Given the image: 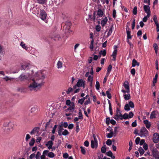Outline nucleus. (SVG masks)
Listing matches in <instances>:
<instances>
[{
  "mask_svg": "<svg viewBox=\"0 0 159 159\" xmlns=\"http://www.w3.org/2000/svg\"><path fill=\"white\" fill-rule=\"evenodd\" d=\"M39 130V127H35L34 128L31 132L30 133L31 134H38Z\"/></svg>",
  "mask_w": 159,
  "mask_h": 159,
  "instance_id": "16",
  "label": "nucleus"
},
{
  "mask_svg": "<svg viewBox=\"0 0 159 159\" xmlns=\"http://www.w3.org/2000/svg\"><path fill=\"white\" fill-rule=\"evenodd\" d=\"M11 122H6L4 123L3 124V127L5 128H8L9 127V125L10 123Z\"/></svg>",
  "mask_w": 159,
  "mask_h": 159,
  "instance_id": "30",
  "label": "nucleus"
},
{
  "mask_svg": "<svg viewBox=\"0 0 159 159\" xmlns=\"http://www.w3.org/2000/svg\"><path fill=\"white\" fill-rule=\"evenodd\" d=\"M32 66L29 63H25L21 66V70H25L31 68Z\"/></svg>",
  "mask_w": 159,
  "mask_h": 159,
  "instance_id": "10",
  "label": "nucleus"
},
{
  "mask_svg": "<svg viewBox=\"0 0 159 159\" xmlns=\"http://www.w3.org/2000/svg\"><path fill=\"white\" fill-rule=\"evenodd\" d=\"M69 133V132L66 129H65L63 132H62V135H66Z\"/></svg>",
  "mask_w": 159,
  "mask_h": 159,
  "instance_id": "46",
  "label": "nucleus"
},
{
  "mask_svg": "<svg viewBox=\"0 0 159 159\" xmlns=\"http://www.w3.org/2000/svg\"><path fill=\"white\" fill-rule=\"evenodd\" d=\"M85 100V97H83V98H81L79 100L78 103L82 105L83 104Z\"/></svg>",
  "mask_w": 159,
  "mask_h": 159,
  "instance_id": "34",
  "label": "nucleus"
},
{
  "mask_svg": "<svg viewBox=\"0 0 159 159\" xmlns=\"http://www.w3.org/2000/svg\"><path fill=\"white\" fill-rule=\"evenodd\" d=\"M126 30L127 39H131L132 37L130 34V31L129 30V28H126Z\"/></svg>",
  "mask_w": 159,
  "mask_h": 159,
  "instance_id": "19",
  "label": "nucleus"
},
{
  "mask_svg": "<svg viewBox=\"0 0 159 159\" xmlns=\"http://www.w3.org/2000/svg\"><path fill=\"white\" fill-rule=\"evenodd\" d=\"M76 86L78 87L82 86L83 88H84L85 87V81L82 79L79 80L76 85L74 86V89H76Z\"/></svg>",
  "mask_w": 159,
  "mask_h": 159,
  "instance_id": "5",
  "label": "nucleus"
},
{
  "mask_svg": "<svg viewBox=\"0 0 159 159\" xmlns=\"http://www.w3.org/2000/svg\"><path fill=\"white\" fill-rule=\"evenodd\" d=\"M37 110V107H33L31 108V113H34Z\"/></svg>",
  "mask_w": 159,
  "mask_h": 159,
  "instance_id": "45",
  "label": "nucleus"
},
{
  "mask_svg": "<svg viewBox=\"0 0 159 159\" xmlns=\"http://www.w3.org/2000/svg\"><path fill=\"white\" fill-rule=\"evenodd\" d=\"M35 142V140L34 139L32 138L31 139V141L29 142V145L30 146H32L34 145Z\"/></svg>",
  "mask_w": 159,
  "mask_h": 159,
  "instance_id": "36",
  "label": "nucleus"
},
{
  "mask_svg": "<svg viewBox=\"0 0 159 159\" xmlns=\"http://www.w3.org/2000/svg\"><path fill=\"white\" fill-rule=\"evenodd\" d=\"M80 148L81 149V152L83 154H85L86 152H85V151L84 148L82 146L80 147Z\"/></svg>",
  "mask_w": 159,
  "mask_h": 159,
  "instance_id": "55",
  "label": "nucleus"
},
{
  "mask_svg": "<svg viewBox=\"0 0 159 159\" xmlns=\"http://www.w3.org/2000/svg\"><path fill=\"white\" fill-rule=\"evenodd\" d=\"M20 45L23 48L26 50L27 49V48L26 47L25 44L23 42H22L20 44Z\"/></svg>",
  "mask_w": 159,
  "mask_h": 159,
  "instance_id": "35",
  "label": "nucleus"
},
{
  "mask_svg": "<svg viewBox=\"0 0 159 159\" xmlns=\"http://www.w3.org/2000/svg\"><path fill=\"white\" fill-rule=\"evenodd\" d=\"M79 122H78L76 124V128H75V130L77 132H78L79 130Z\"/></svg>",
  "mask_w": 159,
  "mask_h": 159,
  "instance_id": "56",
  "label": "nucleus"
},
{
  "mask_svg": "<svg viewBox=\"0 0 159 159\" xmlns=\"http://www.w3.org/2000/svg\"><path fill=\"white\" fill-rule=\"evenodd\" d=\"M101 151L102 153H104L106 152V148L105 147H102L101 148Z\"/></svg>",
  "mask_w": 159,
  "mask_h": 159,
  "instance_id": "59",
  "label": "nucleus"
},
{
  "mask_svg": "<svg viewBox=\"0 0 159 159\" xmlns=\"http://www.w3.org/2000/svg\"><path fill=\"white\" fill-rule=\"evenodd\" d=\"M151 149L152 157L155 159H159V151L154 148H151Z\"/></svg>",
  "mask_w": 159,
  "mask_h": 159,
  "instance_id": "4",
  "label": "nucleus"
},
{
  "mask_svg": "<svg viewBox=\"0 0 159 159\" xmlns=\"http://www.w3.org/2000/svg\"><path fill=\"white\" fill-rule=\"evenodd\" d=\"M99 52L103 56H105L106 55V51L105 50L103 51L101 50Z\"/></svg>",
  "mask_w": 159,
  "mask_h": 159,
  "instance_id": "43",
  "label": "nucleus"
},
{
  "mask_svg": "<svg viewBox=\"0 0 159 159\" xmlns=\"http://www.w3.org/2000/svg\"><path fill=\"white\" fill-rule=\"evenodd\" d=\"M113 25H111L110 29L109 30L107 34V37L109 36L111 34L112 32V29H113Z\"/></svg>",
  "mask_w": 159,
  "mask_h": 159,
  "instance_id": "25",
  "label": "nucleus"
},
{
  "mask_svg": "<svg viewBox=\"0 0 159 159\" xmlns=\"http://www.w3.org/2000/svg\"><path fill=\"white\" fill-rule=\"evenodd\" d=\"M124 97L125 100H128L130 99V96L129 94H125L124 95Z\"/></svg>",
  "mask_w": 159,
  "mask_h": 159,
  "instance_id": "32",
  "label": "nucleus"
},
{
  "mask_svg": "<svg viewBox=\"0 0 159 159\" xmlns=\"http://www.w3.org/2000/svg\"><path fill=\"white\" fill-rule=\"evenodd\" d=\"M75 109V104L74 102H71V105L67 108V110L70 112H71L74 111Z\"/></svg>",
  "mask_w": 159,
  "mask_h": 159,
  "instance_id": "12",
  "label": "nucleus"
},
{
  "mask_svg": "<svg viewBox=\"0 0 159 159\" xmlns=\"http://www.w3.org/2000/svg\"><path fill=\"white\" fill-rule=\"evenodd\" d=\"M153 141L155 143H157L159 140V134L158 133H155L153 135Z\"/></svg>",
  "mask_w": 159,
  "mask_h": 159,
  "instance_id": "9",
  "label": "nucleus"
},
{
  "mask_svg": "<svg viewBox=\"0 0 159 159\" xmlns=\"http://www.w3.org/2000/svg\"><path fill=\"white\" fill-rule=\"evenodd\" d=\"M95 29H96V30L97 31L99 32L100 30L101 27L99 25H97L96 26Z\"/></svg>",
  "mask_w": 159,
  "mask_h": 159,
  "instance_id": "60",
  "label": "nucleus"
},
{
  "mask_svg": "<svg viewBox=\"0 0 159 159\" xmlns=\"http://www.w3.org/2000/svg\"><path fill=\"white\" fill-rule=\"evenodd\" d=\"M128 115V117L129 118H132L134 116V114L132 112H130L129 113Z\"/></svg>",
  "mask_w": 159,
  "mask_h": 159,
  "instance_id": "58",
  "label": "nucleus"
},
{
  "mask_svg": "<svg viewBox=\"0 0 159 159\" xmlns=\"http://www.w3.org/2000/svg\"><path fill=\"white\" fill-rule=\"evenodd\" d=\"M91 103L90 99L89 98L88 100L85 101L84 104L85 105H88Z\"/></svg>",
  "mask_w": 159,
  "mask_h": 159,
  "instance_id": "51",
  "label": "nucleus"
},
{
  "mask_svg": "<svg viewBox=\"0 0 159 159\" xmlns=\"http://www.w3.org/2000/svg\"><path fill=\"white\" fill-rule=\"evenodd\" d=\"M74 127V125L73 124H70L68 125V128L69 129H71Z\"/></svg>",
  "mask_w": 159,
  "mask_h": 159,
  "instance_id": "64",
  "label": "nucleus"
},
{
  "mask_svg": "<svg viewBox=\"0 0 159 159\" xmlns=\"http://www.w3.org/2000/svg\"><path fill=\"white\" fill-rule=\"evenodd\" d=\"M14 127V124L13 123H12L11 122L9 125V127L8 128H7V129L9 130H10V129H13Z\"/></svg>",
  "mask_w": 159,
  "mask_h": 159,
  "instance_id": "28",
  "label": "nucleus"
},
{
  "mask_svg": "<svg viewBox=\"0 0 159 159\" xmlns=\"http://www.w3.org/2000/svg\"><path fill=\"white\" fill-rule=\"evenodd\" d=\"M123 85L125 89L127 90V93H129V87L128 82L127 81H125Z\"/></svg>",
  "mask_w": 159,
  "mask_h": 159,
  "instance_id": "15",
  "label": "nucleus"
},
{
  "mask_svg": "<svg viewBox=\"0 0 159 159\" xmlns=\"http://www.w3.org/2000/svg\"><path fill=\"white\" fill-rule=\"evenodd\" d=\"M93 140L91 141V146L92 148H97L98 146L97 140L95 135H93Z\"/></svg>",
  "mask_w": 159,
  "mask_h": 159,
  "instance_id": "7",
  "label": "nucleus"
},
{
  "mask_svg": "<svg viewBox=\"0 0 159 159\" xmlns=\"http://www.w3.org/2000/svg\"><path fill=\"white\" fill-rule=\"evenodd\" d=\"M140 138L139 137H137L135 140V143L136 144H138L140 141Z\"/></svg>",
  "mask_w": 159,
  "mask_h": 159,
  "instance_id": "54",
  "label": "nucleus"
},
{
  "mask_svg": "<svg viewBox=\"0 0 159 159\" xmlns=\"http://www.w3.org/2000/svg\"><path fill=\"white\" fill-rule=\"evenodd\" d=\"M103 14V12L102 10L100 9H98L97 13V16H98L99 17H101Z\"/></svg>",
  "mask_w": 159,
  "mask_h": 159,
  "instance_id": "21",
  "label": "nucleus"
},
{
  "mask_svg": "<svg viewBox=\"0 0 159 159\" xmlns=\"http://www.w3.org/2000/svg\"><path fill=\"white\" fill-rule=\"evenodd\" d=\"M106 94L107 95V97L109 99H111V93H110L109 91L108 90L106 91Z\"/></svg>",
  "mask_w": 159,
  "mask_h": 159,
  "instance_id": "44",
  "label": "nucleus"
},
{
  "mask_svg": "<svg viewBox=\"0 0 159 159\" xmlns=\"http://www.w3.org/2000/svg\"><path fill=\"white\" fill-rule=\"evenodd\" d=\"M106 143L107 145L110 146L112 144L111 140L110 139H108L106 141Z\"/></svg>",
  "mask_w": 159,
  "mask_h": 159,
  "instance_id": "52",
  "label": "nucleus"
},
{
  "mask_svg": "<svg viewBox=\"0 0 159 159\" xmlns=\"http://www.w3.org/2000/svg\"><path fill=\"white\" fill-rule=\"evenodd\" d=\"M41 155V153L40 152H37L35 156L36 159H39Z\"/></svg>",
  "mask_w": 159,
  "mask_h": 159,
  "instance_id": "47",
  "label": "nucleus"
},
{
  "mask_svg": "<svg viewBox=\"0 0 159 159\" xmlns=\"http://www.w3.org/2000/svg\"><path fill=\"white\" fill-rule=\"evenodd\" d=\"M71 25V23L70 22H67L65 25L64 26L63 29L66 33H70L72 31L70 30V26Z\"/></svg>",
  "mask_w": 159,
  "mask_h": 159,
  "instance_id": "6",
  "label": "nucleus"
},
{
  "mask_svg": "<svg viewBox=\"0 0 159 159\" xmlns=\"http://www.w3.org/2000/svg\"><path fill=\"white\" fill-rule=\"evenodd\" d=\"M133 13L134 15H136L137 13V7H135L133 10Z\"/></svg>",
  "mask_w": 159,
  "mask_h": 159,
  "instance_id": "48",
  "label": "nucleus"
},
{
  "mask_svg": "<svg viewBox=\"0 0 159 159\" xmlns=\"http://www.w3.org/2000/svg\"><path fill=\"white\" fill-rule=\"evenodd\" d=\"M48 156L50 158H53L55 156L54 153L52 152H49L48 154Z\"/></svg>",
  "mask_w": 159,
  "mask_h": 159,
  "instance_id": "37",
  "label": "nucleus"
},
{
  "mask_svg": "<svg viewBox=\"0 0 159 159\" xmlns=\"http://www.w3.org/2000/svg\"><path fill=\"white\" fill-rule=\"evenodd\" d=\"M122 114L120 113V110L117 108L116 114L114 117V118L116 120H118L119 119L122 120Z\"/></svg>",
  "mask_w": 159,
  "mask_h": 159,
  "instance_id": "8",
  "label": "nucleus"
},
{
  "mask_svg": "<svg viewBox=\"0 0 159 159\" xmlns=\"http://www.w3.org/2000/svg\"><path fill=\"white\" fill-rule=\"evenodd\" d=\"M143 122L147 129H149L151 127V123L148 120H144Z\"/></svg>",
  "mask_w": 159,
  "mask_h": 159,
  "instance_id": "14",
  "label": "nucleus"
},
{
  "mask_svg": "<svg viewBox=\"0 0 159 159\" xmlns=\"http://www.w3.org/2000/svg\"><path fill=\"white\" fill-rule=\"evenodd\" d=\"M45 78V75L43 71H40L36 73L30 81L28 89L31 91L36 90L41 86Z\"/></svg>",
  "mask_w": 159,
  "mask_h": 159,
  "instance_id": "1",
  "label": "nucleus"
},
{
  "mask_svg": "<svg viewBox=\"0 0 159 159\" xmlns=\"http://www.w3.org/2000/svg\"><path fill=\"white\" fill-rule=\"evenodd\" d=\"M143 147L145 150H147L148 149V145L145 143L144 144Z\"/></svg>",
  "mask_w": 159,
  "mask_h": 159,
  "instance_id": "57",
  "label": "nucleus"
},
{
  "mask_svg": "<svg viewBox=\"0 0 159 159\" xmlns=\"http://www.w3.org/2000/svg\"><path fill=\"white\" fill-rule=\"evenodd\" d=\"M115 47H116V48H114V50L113 52L112 55H111V56L113 57V60L114 61H115L116 60V55L117 53V50L116 49L117 46H115Z\"/></svg>",
  "mask_w": 159,
  "mask_h": 159,
  "instance_id": "17",
  "label": "nucleus"
},
{
  "mask_svg": "<svg viewBox=\"0 0 159 159\" xmlns=\"http://www.w3.org/2000/svg\"><path fill=\"white\" fill-rule=\"evenodd\" d=\"M57 128V125H55L52 129V133L53 134H54L55 133L56 129Z\"/></svg>",
  "mask_w": 159,
  "mask_h": 159,
  "instance_id": "62",
  "label": "nucleus"
},
{
  "mask_svg": "<svg viewBox=\"0 0 159 159\" xmlns=\"http://www.w3.org/2000/svg\"><path fill=\"white\" fill-rule=\"evenodd\" d=\"M153 20L154 21V22L156 25H157V24H158V21L157 20V16L156 15H154L153 16Z\"/></svg>",
  "mask_w": 159,
  "mask_h": 159,
  "instance_id": "40",
  "label": "nucleus"
},
{
  "mask_svg": "<svg viewBox=\"0 0 159 159\" xmlns=\"http://www.w3.org/2000/svg\"><path fill=\"white\" fill-rule=\"evenodd\" d=\"M156 111H152L151 114L150 116V119H153L156 118Z\"/></svg>",
  "mask_w": 159,
  "mask_h": 159,
  "instance_id": "23",
  "label": "nucleus"
},
{
  "mask_svg": "<svg viewBox=\"0 0 159 159\" xmlns=\"http://www.w3.org/2000/svg\"><path fill=\"white\" fill-rule=\"evenodd\" d=\"M63 63L61 61H58L57 63V68H61L62 67Z\"/></svg>",
  "mask_w": 159,
  "mask_h": 159,
  "instance_id": "26",
  "label": "nucleus"
},
{
  "mask_svg": "<svg viewBox=\"0 0 159 159\" xmlns=\"http://www.w3.org/2000/svg\"><path fill=\"white\" fill-rule=\"evenodd\" d=\"M128 104L129 107L132 108H133L134 107V103L131 101H130L129 102Z\"/></svg>",
  "mask_w": 159,
  "mask_h": 159,
  "instance_id": "49",
  "label": "nucleus"
},
{
  "mask_svg": "<svg viewBox=\"0 0 159 159\" xmlns=\"http://www.w3.org/2000/svg\"><path fill=\"white\" fill-rule=\"evenodd\" d=\"M125 110L126 111H129L130 110V108H129V107L128 104H126L124 108Z\"/></svg>",
  "mask_w": 159,
  "mask_h": 159,
  "instance_id": "38",
  "label": "nucleus"
},
{
  "mask_svg": "<svg viewBox=\"0 0 159 159\" xmlns=\"http://www.w3.org/2000/svg\"><path fill=\"white\" fill-rule=\"evenodd\" d=\"M3 79L5 80L6 81H7L8 80H12L14 79L12 78H9L7 76H6L5 77L3 78Z\"/></svg>",
  "mask_w": 159,
  "mask_h": 159,
  "instance_id": "29",
  "label": "nucleus"
},
{
  "mask_svg": "<svg viewBox=\"0 0 159 159\" xmlns=\"http://www.w3.org/2000/svg\"><path fill=\"white\" fill-rule=\"evenodd\" d=\"M138 135L141 137H146L148 135V132L144 127H143L140 130Z\"/></svg>",
  "mask_w": 159,
  "mask_h": 159,
  "instance_id": "3",
  "label": "nucleus"
},
{
  "mask_svg": "<svg viewBox=\"0 0 159 159\" xmlns=\"http://www.w3.org/2000/svg\"><path fill=\"white\" fill-rule=\"evenodd\" d=\"M150 15L149 14L147 15V16H146L144 17L143 19V21L144 22H146L148 20V18L150 16Z\"/></svg>",
  "mask_w": 159,
  "mask_h": 159,
  "instance_id": "41",
  "label": "nucleus"
},
{
  "mask_svg": "<svg viewBox=\"0 0 159 159\" xmlns=\"http://www.w3.org/2000/svg\"><path fill=\"white\" fill-rule=\"evenodd\" d=\"M108 103H109V110L110 112V114L111 115H112L113 114V113L112 111V108H111V102H110V101L109 100H108Z\"/></svg>",
  "mask_w": 159,
  "mask_h": 159,
  "instance_id": "27",
  "label": "nucleus"
},
{
  "mask_svg": "<svg viewBox=\"0 0 159 159\" xmlns=\"http://www.w3.org/2000/svg\"><path fill=\"white\" fill-rule=\"evenodd\" d=\"M93 80V76L92 75H89L88 76V80L90 82H92Z\"/></svg>",
  "mask_w": 159,
  "mask_h": 159,
  "instance_id": "53",
  "label": "nucleus"
},
{
  "mask_svg": "<svg viewBox=\"0 0 159 159\" xmlns=\"http://www.w3.org/2000/svg\"><path fill=\"white\" fill-rule=\"evenodd\" d=\"M122 120L123 119H124L126 120V119H127L128 118V115L127 113H125L123 115H122Z\"/></svg>",
  "mask_w": 159,
  "mask_h": 159,
  "instance_id": "39",
  "label": "nucleus"
},
{
  "mask_svg": "<svg viewBox=\"0 0 159 159\" xmlns=\"http://www.w3.org/2000/svg\"><path fill=\"white\" fill-rule=\"evenodd\" d=\"M157 80L155 78H153V81H152V86H154L155 85L156 83H157Z\"/></svg>",
  "mask_w": 159,
  "mask_h": 159,
  "instance_id": "61",
  "label": "nucleus"
},
{
  "mask_svg": "<svg viewBox=\"0 0 159 159\" xmlns=\"http://www.w3.org/2000/svg\"><path fill=\"white\" fill-rule=\"evenodd\" d=\"M53 142L52 141H49L46 144V146L48 147V148L50 149L52 148Z\"/></svg>",
  "mask_w": 159,
  "mask_h": 159,
  "instance_id": "18",
  "label": "nucleus"
},
{
  "mask_svg": "<svg viewBox=\"0 0 159 159\" xmlns=\"http://www.w3.org/2000/svg\"><path fill=\"white\" fill-rule=\"evenodd\" d=\"M95 87L97 90H99L100 88V84L99 82L96 81Z\"/></svg>",
  "mask_w": 159,
  "mask_h": 159,
  "instance_id": "42",
  "label": "nucleus"
},
{
  "mask_svg": "<svg viewBox=\"0 0 159 159\" xmlns=\"http://www.w3.org/2000/svg\"><path fill=\"white\" fill-rule=\"evenodd\" d=\"M143 8L145 11L147 13V15L149 14L150 15L151 11L150 9V7L149 5H144Z\"/></svg>",
  "mask_w": 159,
  "mask_h": 159,
  "instance_id": "13",
  "label": "nucleus"
},
{
  "mask_svg": "<svg viewBox=\"0 0 159 159\" xmlns=\"http://www.w3.org/2000/svg\"><path fill=\"white\" fill-rule=\"evenodd\" d=\"M107 17H105L102 21L101 22V24L102 26H104L106 24L107 21Z\"/></svg>",
  "mask_w": 159,
  "mask_h": 159,
  "instance_id": "20",
  "label": "nucleus"
},
{
  "mask_svg": "<svg viewBox=\"0 0 159 159\" xmlns=\"http://www.w3.org/2000/svg\"><path fill=\"white\" fill-rule=\"evenodd\" d=\"M36 2L39 4H43L46 3L47 0H37Z\"/></svg>",
  "mask_w": 159,
  "mask_h": 159,
  "instance_id": "24",
  "label": "nucleus"
},
{
  "mask_svg": "<svg viewBox=\"0 0 159 159\" xmlns=\"http://www.w3.org/2000/svg\"><path fill=\"white\" fill-rule=\"evenodd\" d=\"M33 72L31 71V73H27L26 74H22L18 77V80L20 81H23L30 78L31 77V74H33Z\"/></svg>",
  "mask_w": 159,
  "mask_h": 159,
  "instance_id": "2",
  "label": "nucleus"
},
{
  "mask_svg": "<svg viewBox=\"0 0 159 159\" xmlns=\"http://www.w3.org/2000/svg\"><path fill=\"white\" fill-rule=\"evenodd\" d=\"M40 18L42 20H44L46 19L47 14L44 10H42L40 11Z\"/></svg>",
  "mask_w": 159,
  "mask_h": 159,
  "instance_id": "11",
  "label": "nucleus"
},
{
  "mask_svg": "<svg viewBox=\"0 0 159 159\" xmlns=\"http://www.w3.org/2000/svg\"><path fill=\"white\" fill-rule=\"evenodd\" d=\"M138 151H139L140 154L143 155L144 152V151L142 147H140L138 149Z\"/></svg>",
  "mask_w": 159,
  "mask_h": 159,
  "instance_id": "31",
  "label": "nucleus"
},
{
  "mask_svg": "<svg viewBox=\"0 0 159 159\" xmlns=\"http://www.w3.org/2000/svg\"><path fill=\"white\" fill-rule=\"evenodd\" d=\"M68 154L67 153H65L63 154V157L65 158H67L68 157Z\"/></svg>",
  "mask_w": 159,
  "mask_h": 159,
  "instance_id": "63",
  "label": "nucleus"
},
{
  "mask_svg": "<svg viewBox=\"0 0 159 159\" xmlns=\"http://www.w3.org/2000/svg\"><path fill=\"white\" fill-rule=\"evenodd\" d=\"M139 63L137 61L134 59L132 61V66L133 67H134L136 66H139Z\"/></svg>",
  "mask_w": 159,
  "mask_h": 159,
  "instance_id": "22",
  "label": "nucleus"
},
{
  "mask_svg": "<svg viewBox=\"0 0 159 159\" xmlns=\"http://www.w3.org/2000/svg\"><path fill=\"white\" fill-rule=\"evenodd\" d=\"M113 135V133L112 131H110V133L107 134V136L108 138H111Z\"/></svg>",
  "mask_w": 159,
  "mask_h": 159,
  "instance_id": "33",
  "label": "nucleus"
},
{
  "mask_svg": "<svg viewBox=\"0 0 159 159\" xmlns=\"http://www.w3.org/2000/svg\"><path fill=\"white\" fill-rule=\"evenodd\" d=\"M72 90L73 89L72 88H69L66 91V93L67 94H69L72 91Z\"/></svg>",
  "mask_w": 159,
  "mask_h": 159,
  "instance_id": "50",
  "label": "nucleus"
}]
</instances>
